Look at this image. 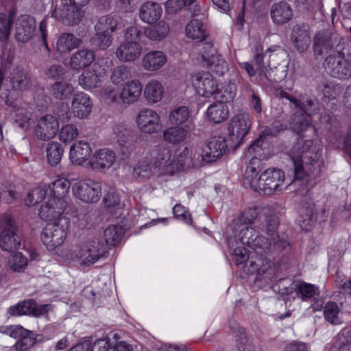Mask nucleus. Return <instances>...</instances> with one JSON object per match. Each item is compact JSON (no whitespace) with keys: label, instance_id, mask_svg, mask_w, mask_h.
<instances>
[{"label":"nucleus","instance_id":"nucleus-1","mask_svg":"<svg viewBox=\"0 0 351 351\" xmlns=\"http://www.w3.org/2000/svg\"><path fill=\"white\" fill-rule=\"evenodd\" d=\"M308 116L295 112L291 121L292 130L298 134V138L288 152L294 167V180H302L306 176L317 175L320 171L323 162L321 157L322 146L312 140H304V132L310 136L315 135V129L311 124Z\"/></svg>","mask_w":351,"mask_h":351},{"label":"nucleus","instance_id":"nucleus-2","mask_svg":"<svg viewBox=\"0 0 351 351\" xmlns=\"http://www.w3.org/2000/svg\"><path fill=\"white\" fill-rule=\"evenodd\" d=\"M279 219L276 215L266 217L265 226L267 238L259 236L258 232L250 226H245L239 232V239L243 245L256 253L269 254L274 252H280L289 245L287 235L278 231Z\"/></svg>","mask_w":351,"mask_h":351},{"label":"nucleus","instance_id":"nucleus-3","mask_svg":"<svg viewBox=\"0 0 351 351\" xmlns=\"http://www.w3.org/2000/svg\"><path fill=\"white\" fill-rule=\"evenodd\" d=\"M70 188L68 180L61 178L47 185L48 200L42 204L39 215L42 219L51 221L60 217L66 206L65 197Z\"/></svg>","mask_w":351,"mask_h":351},{"label":"nucleus","instance_id":"nucleus-4","mask_svg":"<svg viewBox=\"0 0 351 351\" xmlns=\"http://www.w3.org/2000/svg\"><path fill=\"white\" fill-rule=\"evenodd\" d=\"M253 190L264 195H272L281 192L291 183L286 182L285 174L276 169H268L258 176V180L252 182Z\"/></svg>","mask_w":351,"mask_h":351},{"label":"nucleus","instance_id":"nucleus-5","mask_svg":"<svg viewBox=\"0 0 351 351\" xmlns=\"http://www.w3.org/2000/svg\"><path fill=\"white\" fill-rule=\"evenodd\" d=\"M105 246L99 239H93L84 243L71 253V258L77 261L81 265L89 266L104 256Z\"/></svg>","mask_w":351,"mask_h":351},{"label":"nucleus","instance_id":"nucleus-6","mask_svg":"<svg viewBox=\"0 0 351 351\" xmlns=\"http://www.w3.org/2000/svg\"><path fill=\"white\" fill-rule=\"evenodd\" d=\"M21 245V237L17 226L10 215L5 213L0 216V248L12 252Z\"/></svg>","mask_w":351,"mask_h":351},{"label":"nucleus","instance_id":"nucleus-7","mask_svg":"<svg viewBox=\"0 0 351 351\" xmlns=\"http://www.w3.org/2000/svg\"><path fill=\"white\" fill-rule=\"evenodd\" d=\"M58 218L57 221L48 223L41 232L42 241L50 251L62 245L67 234V222L62 218Z\"/></svg>","mask_w":351,"mask_h":351},{"label":"nucleus","instance_id":"nucleus-8","mask_svg":"<svg viewBox=\"0 0 351 351\" xmlns=\"http://www.w3.org/2000/svg\"><path fill=\"white\" fill-rule=\"evenodd\" d=\"M257 254L248 259L245 265V271L249 274H257L256 280H264L266 282L271 281L276 276V268L274 264L267 258L263 257L265 254Z\"/></svg>","mask_w":351,"mask_h":351},{"label":"nucleus","instance_id":"nucleus-9","mask_svg":"<svg viewBox=\"0 0 351 351\" xmlns=\"http://www.w3.org/2000/svg\"><path fill=\"white\" fill-rule=\"evenodd\" d=\"M51 15L65 25L74 26L81 22L84 16V12L66 0L61 1L60 4H57L52 8Z\"/></svg>","mask_w":351,"mask_h":351},{"label":"nucleus","instance_id":"nucleus-10","mask_svg":"<svg viewBox=\"0 0 351 351\" xmlns=\"http://www.w3.org/2000/svg\"><path fill=\"white\" fill-rule=\"evenodd\" d=\"M250 127L251 121L247 114H239L231 119L228 127V139L232 148L241 145Z\"/></svg>","mask_w":351,"mask_h":351},{"label":"nucleus","instance_id":"nucleus-11","mask_svg":"<svg viewBox=\"0 0 351 351\" xmlns=\"http://www.w3.org/2000/svg\"><path fill=\"white\" fill-rule=\"evenodd\" d=\"M136 123L139 130L146 134L158 133L162 129L160 116L156 110L149 108L138 112Z\"/></svg>","mask_w":351,"mask_h":351},{"label":"nucleus","instance_id":"nucleus-12","mask_svg":"<svg viewBox=\"0 0 351 351\" xmlns=\"http://www.w3.org/2000/svg\"><path fill=\"white\" fill-rule=\"evenodd\" d=\"M74 195L86 203L97 202L101 195L100 183L92 180H84L76 182L73 186Z\"/></svg>","mask_w":351,"mask_h":351},{"label":"nucleus","instance_id":"nucleus-13","mask_svg":"<svg viewBox=\"0 0 351 351\" xmlns=\"http://www.w3.org/2000/svg\"><path fill=\"white\" fill-rule=\"evenodd\" d=\"M106 73L101 62L97 60L91 68L85 69L78 77V85L83 89L90 90L97 88L103 82Z\"/></svg>","mask_w":351,"mask_h":351},{"label":"nucleus","instance_id":"nucleus-14","mask_svg":"<svg viewBox=\"0 0 351 351\" xmlns=\"http://www.w3.org/2000/svg\"><path fill=\"white\" fill-rule=\"evenodd\" d=\"M324 66L333 77L346 80L351 77V64L340 56H328L324 62Z\"/></svg>","mask_w":351,"mask_h":351},{"label":"nucleus","instance_id":"nucleus-15","mask_svg":"<svg viewBox=\"0 0 351 351\" xmlns=\"http://www.w3.org/2000/svg\"><path fill=\"white\" fill-rule=\"evenodd\" d=\"M192 84L197 93L204 97L215 96L218 93V83L208 73H202L192 77Z\"/></svg>","mask_w":351,"mask_h":351},{"label":"nucleus","instance_id":"nucleus-16","mask_svg":"<svg viewBox=\"0 0 351 351\" xmlns=\"http://www.w3.org/2000/svg\"><path fill=\"white\" fill-rule=\"evenodd\" d=\"M228 146L231 147L227 137L215 136L209 141L202 155V160L206 162H213L222 156Z\"/></svg>","mask_w":351,"mask_h":351},{"label":"nucleus","instance_id":"nucleus-17","mask_svg":"<svg viewBox=\"0 0 351 351\" xmlns=\"http://www.w3.org/2000/svg\"><path fill=\"white\" fill-rule=\"evenodd\" d=\"M58 130V119L52 114H45L38 119L34 132L38 138L47 141L53 138Z\"/></svg>","mask_w":351,"mask_h":351},{"label":"nucleus","instance_id":"nucleus-18","mask_svg":"<svg viewBox=\"0 0 351 351\" xmlns=\"http://www.w3.org/2000/svg\"><path fill=\"white\" fill-rule=\"evenodd\" d=\"M5 104L14 112V120L18 127L25 131L27 130L30 127L32 119V112L29 106L21 101L8 97Z\"/></svg>","mask_w":351,"mask_h":351},{"label":"nucleus","instance_id":"nucleus-19","mask_svg":"<svg viewBox=\"0 0 351 351\" xmlns=\"http://www.w3.org/2000/svg\"><path fill=\"white\" fill-rule=\"evenodd\" d=\"M155 169L162 174H173L178 170V164L168 147H160L154 158Z\"/></svg>","mask_w":351,"mask_h":351},{"label":"nucleus","instance_id":"nucleus-20","mask_svg":"<svg viewBox=\"0 0 351 351\" xmlns=\"http://www.w3.org/2000/svg\"><path fill=\"white\" fill-rule=\"evenodd\" d=\"M116 160L115 152L108 148L96 151L90 157L88 165L93 170L104 171L110 168Z\"/></svg>","mask_w":351,"mask_h":351},{"label":"nucleus","instance_id":"nucleus-21","mask_svg":"<svg viewBox=\"0 0 351 351\" xmlns=\"http://www.w3.org/2000/svg\"><path fill=\"white\" fill-rule=\"evenodd\" d=\"M6 80L9 81L11 88L16 91H26L32 86V80L29 73L21 66L13 67Z\"/></svg>","mask_w":351,"mask_h":351},{"label":"nucleus","instance_id":"nucleus-22","mask_svg":"<svg viewBox=\"0 0 351 351\" xmlns=\"http://www.w3.org/2000/svg\"><path fill=\"white\" fill-rule=\"evenodd\" d=\"M93 108V101L88 95L78 92L73 95L71 110L73 116L82 119L89 116Z\"/></svg>","mask_w":351,"mask_h":351},{"label":"nucleus","instance_id":"nucleus-23","mask_svg":"<svg viewBox=\"0 0 351 351\" xmlns=\"http://www.w3.org/2000/svg\"><path fill=\"white\" fill-rule=\"evenodd\" d=\"M36 27V20L29 15L19 17L16 24L15 38L19 43H27L32 38Z\"/></svg>","mask_w":351,"mask_h":351},{"label":"nucleus","instance_id":"nucleus-24","mask_svg":"<svg viewBox=\"0 0 351 351\" xmlns=\"http://www.w3.org/2000/svg\"><path fill=\"white\" fill-rule=\"evenodd\" d=\"M291 40L298 52L303 53L306 51L311 43V36L308 27L299 24L294 25L291 34Z\"/></svg>","mask_w":351,"mask_h":351},{"label":"nucleus","instance_id":"nucleus-25","mask_svg":"<svg viewBox=\"0 0 351 351\" xmlns=\"http://www.w3.org/2000/svg\"><path fill=\"white\" fill-rule=\"evenodd\" d=\"M142 51V47L136 41L123 40L118 46L115 56L121 62H132L138 58Z\"/></svg>","mask_w":351,"mask_h":351},{"label":"nucleus","instance_id":"nucleus-26","mask_svg":"<svg viewBox=\"0 0 351 351\" xmlns=\"http://www.w3.org/2000/svg\"><path fill=\"white\" fill-rule=\"evenodd\" d=\"M192 125L184 126L174 125L166 128L162 132L163 140L173 145H179L184 143L192 132Z\"/></svg>","mask_w":351,"mask_h":351},{"label":"nucleus","instance_id":"nucleus-27","mask_svg":"<svg viewBox=\"0 0 351 351\" xmlns=\"http://www.w3.org/2000/svg\"><path fill=\"white\" fill-rule=\"evenodd\" d=\"M293 16L291 6L286 1L274 3L270 8V16L274 23L281 25L288 23Z\"/></svg>","mask_w":351,"mask_h":351},{"label":"nucleus","instance_id":"nucleus-28","mask_svg":"<svg viewBox=\"0 0 351 351\" xmlns=\"http://www.w3.org/2000/svg\"><path fill=\"white\" fill-rule=\"evenodd\" d=\"M143 86L138 80H132L124 84L121 90V104L129 106L138 100Z\"/></svg>","mask_w":351,"mask_h":351},{"label":"nucleus","instance_id":"nucleus-29","mask_svg":"<svg viewBox=\"0 0 351 351\" xmlns=\"http://www.w3.org/2000/svg\"><path fill=\"white\" fill-rule=\"evenodd\" d=\"M95 52L88 49H79L73 53L69 60V66L72 70H80L89 66L95 60Z\"/></svg>","mask_w":351,"mask_h":351},{"label":"nucleus","instance_id":"nucleus-30","mask_svg":"<svg viewBox=\"0 0 351 351\" xmlns=\"http://www.w3.org/2000/svg\"><path fill=\"white\" fill-rule=\"evenodd\" d=\"M166 54L161 51H151L142 58V66L148 71H156L161 69L167 62Z\"/></svg>","mask_w":351,"mask_h":351},{"label":"nucleus","instance_id":"nucleus-31","mask_svg":"<svg viewBox=\"0 0 351 351\" xmlns=\"http://www.w3.org/2000/svg\"><path fill=\"white\" fill-rule=\"evenodd\" d=\"M334 45L332 34L327 30L317 32L313 38V49L315 56L331 49Z\"/></svg>","mask_w":351,"mask_h":351},{"label":"nucleus","instance_id":"nucleus-32","mask_svg":"<svg viewBox=\"0 0 351 351\" xmlns=\"http://www.w3.org/2000/svg\"><path fill=\"white\" fill-rule=\"evenodd\" d=\"M162 13L161 5L158 3L149 1L141 6L139 17L143 22L152 24L161 17Z\"/></svg>","mask_w":351,"mask_h":351},{"label":"nucleus","instance_id":"nucleus-33","mask_svg":"<svg viewBox=\"0 0 351 351\" xmlns=\"http://www.w3.org/2000/svg\"><path fill=\"white\" fill-rule=\"evenodd\" d=\"M90 144L85 141L75 142L70 148L69 156L73 163L82 165L91 154Z\"/></svg>","mask_w":351,"mask_h":351},{"label":"nucleus","instance_id":"nucleus-34","mask_svg":"<svg viewBox=\"0 0 351 351\" xmlns=\"http://www.w3.org/2000/svg\"><path fill=\"white\" fill-rule=\"evenodd\" d=\"M82 43V40L71 33L61 34L56 41V49L60 53H69L77 49Z\"/></svg>","mask_w":351,"mask_h":351},{"label":"nucleus","instance_id":"nucleus-35","mask_svg":"<svg viewBox=\"0 0 351 351\" xmlns=\"http://www.w3.org/2000/svg\"><path fill=\"white\" fill-rule=\"evenodd\" d=\"M169 119L172 125L184 126L191 124L192 130L195 129L194 121L186 106H180L173 110L169 114Z\"/></svg>","mask_w":351,"mask_h":351},{"label":"nucleus","instance_id":"nucleus-36","mask_svg":"<svg viewBox=\"0 0 351 351\" xmlns=\"http://www.w3.org/2000/svg\"><path fill=\"white\" fill-rule=\"evenodd\" d=\"M186 6H191L190 9L194 15H198L201 12L200 5L195 0H167L165 10L167 13L173 14Z\"/></svg>","mask_w":351,"mask_h":351},{"label":"nucleus","instance_id":"nucleus-37","mask_svg":"<svg viewBox=\"0 0 351 351\" xmlns=\"http://www.w3.org/2000/svg\"><path fill=\"white\" fill-rule=\"evenodd\" d=\"M208 119L215 123H219L226 120L229 115L227 105L223 101H217L210 104L207 108Z\"/></svg>","mask_w":351,"mask_h":351},{"label":"nucleus","instance_id":"nucleus-38","mask_svg":"<svg viewBox=\"0 0 351 351\" xmlns=\"http://www.w3.org/2000/svg\"><path fill=\"white\" fill-rule=\"evenodd\" d=\"M163 93V86L161 83L156 80L149 81L145 87V98L149 104H156L161 101Z\"/></svg>","mask_w":351,"mask_h":351},{"label":"nucleus","instance_id":"nucleus-39","mask_svg":"<svg viewBox=\"0 0 351 351\" xmlns=\"http://www.w3.org/2000/svg\"><path fill=\"white\" fill-rule=\"evenodd\" d=\"M49 91L54 98L60 100H66L72 95L74 87L69 82L59 81L50 86Z\"/></svg>","mask_w":351,"mask_h":351},{"label":"nucleus","instance_id":"nucleus-40","mask_svg":"<svg viewBox=\"0 0 351 351\" xmlns=\"http://www.w3.org/2000/svg\"><path fill=\"white\" fill-rule=\"evenodd\" d=\"M284 125L280 121L274 122L270 127L267 128L263 132V134L249 147L248 152L250 154H254L263 145V137L267 136H276L280 132L285 129Z\"/></svg>","mask_w":351,"mask_h":351},{"label":"nucleus","instance_id":"nucleus-41","mask_svg":"<svg viewBox=\"0 0 351 351\" xmlns=\"http://www.w3.org/2000/svg\"><path fill=\"white\" fill-rule=\"evenodd\" d=\"M295 289L298 294L300 295L301 299L303 301L308 300L313 298L317 293V288L312 284L306 282H301L295 287L291 288L285 287L282 289V294H289Z\"/></svg>","mask_w":351,"mask_h":351},{"label":"nucleus","instance_id":"nucleus-42","mask_svg":"<svg viewBox=\"0 0 351 351\" xmlns=\"http://www.w3.org/2000/svg\"><path fill=\"white\" fill-rule=\"evenodd\" d=\"M169 32V27L163 21L158 22L155 25L145 29V36L151 40L160 41L164 39Z\"/></svg>","mask_w":351,"mask_h":351},{"label":"nucleus","instance_id":"nucleus-43","mask_svg":"<svg viewBox=\"0 0 351 351\" xmlns=\"http://www.w3.org/2000/svg\"><path fill=\"white\" fill-rule=\"evenodd\" d=\"M14 20L13 12H10L8 14L0 12V42H5L8 40Z\"/></svg>","mask_w":351,"mask_h":351},{"label":"nucleus","instance_id":"nucleus-44","mask_svg":"<svg viewBox=\"0 0 351 351\" xmlns=\"http://www.w3.org/2000/svg\"><path fill=\"white\" fill-rule=\"evenodd\" d=\"M47 185L44 184L31 190L25 199V204L28 206H34L44 199L48 200Z\"/></svg>","mask_w":351,"mask_h":351},{"label":"nucleus","instance_id":"nucleus-45","mask_svg":"<svg viewBox=\"0 0 351 351\" xmlns=\"http://www.w3.org/2000/svg\"><path fill=\"white\" fill-rule=\"evenodd\" d=\"M47 158L51 166H56L60 163L64 153L62 145L56 141L49 142L46 148Z\"/></svg>","mask_w":351,"mask_h":351},{"label":"nucleus","instance_id":"nucleus-46","mask_svg":"<svg viewBox=\"0 0 351 351\" xmlns=\"http://www.w3.org/2000/svg\"><path fill=\"white\" fill-rule=\"evenodd\" d=\"M300 213V215L298 219L300 227L304 231H310L315 223L313 208L311 206L307 208H302Z\"/></svg>","mask_w":351,"mask_h":351},{"label":"nucleus","instance_id":"nucleus-47","mask_svg":"<svg viewBox=\"0 0 351 351\" xmlns=\"http://www.w3.org/2000/svg\"><path fill=\"white\" fill-rule=\"evenodd\" d=\"M131 77V70L125 65H119L114 68L110 76L111 82L116 86L123 84Z\"/></svg>","mask_w":351,"mask_h":351},{"label":"nucleus","instance_id":"nucleus-48","mask_svg":"<svg viewBox=\"0 0 351 351\" xmlns=\"http://www.w3.org/2000/svg\"><path fill=\"white\" fill-rule=\"evenodd\" d=\"M112 130L119 145L127 144L132 132L131 126L128 123L125 122L116 123Z\"/></svg>","mask_w":351,"mask_h":351},{"label":"nucleus","instance_id":"nucleus-49","mask_svg":"<svg viewBox=\"0 0 351 351\" xmlns=\"http://www.w3.org/2000/svg\"><path fill=\"white\" fill-rule=\"evenodd\" d=\"M186 34L190 38L202 40L205 38L202 23L197 19L191 20L186 27Z\"/></svg>","mask_w":351,"mask_h":351},{"label":"nucleus","instance_id":"nucleus-50","mask_svg":"<svg viewBox=\"0 0 351 351\" xmlns=\"http://www.w3.org/2000/svg\"><path fill=\"white\" fill-rule=\"evenodd\" d=\"M339 308L335 302H328L324 307L325 319L331 324L337 325L341 323L339 317Z\"/></svg>","mask_w":351,"mask_h":351},{"label":"nucleus","instance_id":"nucleus-51","mask_svg":"<svg viewBox=\"0 0 351 351\" xmlns=\"http://www.w3.org/2000/svg\"><path fill=\"white\" fill-rule=\"evenodd\" d=\"M261 171V160L256 157L252 158L247 165L245 170V180L247 183L253 189L252 182L258 180V174Z\"/></svg>","mask_w":351,"mask_h":351},{"label":"nucleus","instance_id":"nucleus-52","mask_svg":"<svg viewBox=\"0 0 351 351\" xmlns=\"http://www.w3.org/2000/svg\"><path fill=\"white\" fill-rule=\"evenodd\" d=\"M117 26V21L112 16H103L97 22L95 29L100 32L112 34Z\"/></svg>","mask_w":351,"mask_h":351},{"label":"nucleus","instance_id":"nucleus-53","mask_svg":"<svg viewBox=\"0 0 351 351\" xmlns=\"http://www.w3.org/2000/svg\"><path fill=\"white\" fill-rule=\"evenodd\" d=\"M124 231L121 226H110L104 231V237L107 245H114L119 241Z\"/></svg>","mask_w":351,"mask_h":351},{"label":"nucleus","instance_id":"nucleus-54","mask_svg":"<svg viewBox=\"0 0 351 351\" xmlns=\"http://www.w3.org/2000/svg\"><path fill=\"white\" fill-rule=\"evenodd\" d=\"M270 72H268L269 76L267 77L265 74L261 73V81L265 86H271L274 84H277L282 80L285 75L284 72L279 71L277 66H268Z\"/></svg>","mask_w":351,"mask_h":351},{"label":"nucleus","instance_id":"nucleus-55","mask_svg":"<svg viewBox=\"0 0 351 351\" xmlns=\"http://www.w3.org/2000/svg\"><path fill=\"white\" fill-rule=\"evenodd\" d=\"M237 94V86L234 83L231 82H224L222 84L221 88H218V93L217 95H220L221 101L228 102L234 98Z\"/></svg>","mask_w":351,"mask_h":351},{"label":"nucleus","instance_id":"nucleus-56","mask_svg":"<svg viewBox=\"0 0 351 351\" xmlns=\"http://www.w3.org/2000/svg\"><path fill=\"white\" fill-rule=\"evenodd\" d=\"M112 35L108 33L96 31L95 35L91 38V44L100 49H106L112 43Z\"/></svg>","mask_w":351,"mask_h":351},{"label":"nucleus","instance_id":"nucleus-57","mask_svg":"<svg viewBox=\"0 0 351 351\" xmlns=\"http://www.w3.org/2000/svg\"><path fill=\"white\" fill-rule=\"evenodd\" d=\"M79 135L77 127L71 123L62 125L59 131V138L63 143H71Z\"/></svg>","mask_w":351,"mask_h":351},{"label":"nucleus","instance_id":"nucleus-58","mask_svg":"<svg viewBox=\"0 0 351 351\" xmlns=\"http://www.w3.org/2000/svg\"><path fill=\"white\" fill-rule=\"evenodd\" d=\"M28 263L27 257L18 252L12 255L8 261L10 268L14 271L21 272L25 270Z\"/></svg>","mask_w":351,"mask_h":351},{"label":"nucleus","instance_id":"nucleus-59","mask_svg":"<svg viewBox=\"0 0 351 351\" xmlns=\"http://www.w3.org/2000/svg\"><path fill=\"white\" fill-rule=\"evenodd\" d=\"M213 72L217 75L224 74L228 69V64L221 55L218 53L214 56L207 66Z\"/></svg>","mask_w":351,"mask_h":351},{"label":"nucleus","instance_id":"nucleus-60","mask_svg":"<svg viewBox=\"0 0 351 351\" xmlns=\"http://www.w3.org/2000/svg\"><path fill=\"white\" fill-rule=\"evenodd\" d=\"M176 162L178 164V169H190L195 167L197 164L193 161L191 157V153L187 147L179 154Z\"/></svg>","mask_w":351,"mask_h":351},{"label":"nucleus","instance_id":"nucleus-61","mask_svg":"<svg viewBox=\"0 0 351 351\" xmlns=\"http://www.w3.org/2000/svg\"><path fill=\"white\" fill-rule=\"evenodd\" d=\"M243 330V329L241 328V337L237 339V351H260L258 346L247 338Z\"/></svg>","mask_w":351,"mask_h":351},{"label":"nucleus","instance_id":"nucleus-62","mask_svg":"<svg viewBox=\"0 0 351 351\" xmlns=\"http://www.w3.org/2000/svg\"><path fill=\"white\" fill-rule=\"evenodd\" d=\"M337 56H340L344 59L351 60V40L348 38H341L335 47Z\"/></svg>","mask_w":351,"mask_h":351},{"label":"nucleus","instance_id":"nucleus-63","mask_svg":"<svg viewBox=\"0 0 351 351\" xmlns=\"http://www.w3.org/2000/svg\"><path fill=\"white\" fill-rule=\"evenodd\" d=\"M217 53V49L213 47L212 43H205L202 45L199 54L201 56L202 62L208 66L212 58Z\"/></svg>","mask_w":351,"mask_h":351},{"label":"nucleus","instance_id":"nucleus-64","mask_svg":"<svg viewBox=\"0 0 351 351\" xmlns=\"http://www.w3.org/2000/svg\"><path fill=\"white\" fill-rule=\"evenodd\" d=\"M36 338L32 332L28 330L27 335L22 336L15 343L16 350L24 351L31 348L35 343Z\"/></svg>","mask_w":351,"mask_h":351}]
</instances>
